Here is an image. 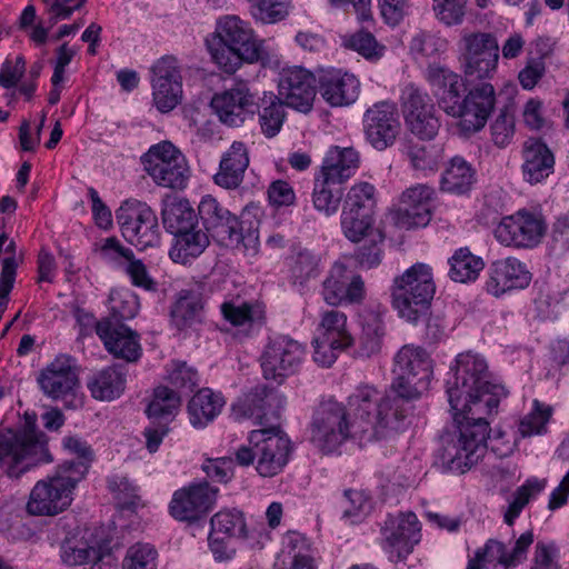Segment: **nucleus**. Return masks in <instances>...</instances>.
<instances>
[{"label": "nucleus", "mask_w": 569, "mask_h": 569, "mask_svg": "<svg viewBox=\"0 0 569 569\" xmlns=\"http://www.w3.org/2000/svg\"><path fill=\"white\" fill-rule=\"evenodd\" d=\"M447 381V395L459 437L443 449V459L450 468H471L485 453L489 422L483 417L497 410L505 387L492 383L483 358L471 352L460 353Z\"/></svg>", "instance_id": "f257e3e1"}, {"label": "nucleus", "mask_w": 569, "mask_h": 569, "mask_svg": "<svg viewBox=\"0 0 569 569\" xmlns=\"http://www.w3.org/2000/svg\"><path fill=\"white\" fill-rule=\"evenodd\" d=\"M214 34L219 41L208 42V50L213 62L226 73H234L243 62L279 67L278 56L264 46V40L256 37L250 23L238 16L219 18Z\"/></svg>", "instance_id": "f03ea898"}, {"label": "nucleus", "mask_w": 569, "mask_h": 569, "mask_svg": "<svg viewBox=\"0 0 569 569\" xmlns=\"http://www.w3.org/2000/svg\"><path fill=\"white\" fill-rule=\"evenodd\" d=\"M348 405L355 419L352 422L360 439L369 431L378 437H388L393 432L406 429L407 418L413 407L398 393H392V387L381 395L373 386H359L348 398Z\"/></svg>", "instance_id": "7ed1b4c3"}, {"label": "nucleus", "mask_w": 569, "mask_h": 569, "mask_svg": "<svg viewBox=\"0 0 569 569\" xmlns=\"http://www.w3.org/2000/svg\"><path fill=\"white\" fill-rule=\"evenodd\" d=\"M46 436L37 429V416L24 415L23 425L17 430L0 431V468L9 477L18 478L31 465L50 462Z\"/></svg>", "instance_id": "20e7f679"}, {"label": "nucleus", "mask_w": 569, "mask_h": 569, "mask_svg": "<svg viewBox=\"0 0 569 569\" xmlns=\"http://www.w3.org/2000/svg\"><path fill=\"white\" fill-rule=\"evenodd\" d=\"M436 292L432 269L426 263H415L393 279L392 307L401 319L417 323L428 315Z\"/></svg>", "instance_id": "39448f33"}, {"label": "nucleus", "mask_w": 569, "mask_h": 569, "mask_svg": "<svg viewBox=\"0 0 569 569\" xmlns=\"http://www.w3.org/2000/svg\"><path fill=\"white\" fill-rule=\"evenodd\" d=\"M392 372V393H398L411 405L429 387L432 377L431 359L421 347L405 345L395 356Z\"/></svg>", "instance_id": "423d86ee"}, {"label": "nucleus", "mask_w": 569, "mask_h": 569, "mask_svg": "<svg viewBox=\"0 0 569 569\" xmlns=\"http://www.w3.org/2000/svg\"><path fill=\"white\" fill-rule=\"evenodd\" d=\"M352 437L360 438V433H357L349 420L346 407L336 400L321 402L309 427L311 443L322 453H331Z\"/></svg>", "instance_id": "0eeeda50"}, {"label": "nucleus", "mask_w": 569, "mask_h": 569, "mask_svg": "<svg viewBox=\"0 0 569 569\" xmlns=\"http://www.w3.org/2000/svg\"><path fill=\"white\" fill-rule=\"evenodd\" d=\"M81 480L57 468L56 472L39 480L30 492L27 510L34 516H56L72 502V492Z\"/></svg>", "instance_id": "6e6552de"}, {"label": "nucleus", "mask_w": 569, "mask_h": 569, "mask_svg": "<svg viewBox=\"0 0 569 569\" xmlns=\"http://www.w3.org/2000/svg\"><path fill=\"white\" fill-rule=\"evenodd\" d=\"M546 232L547 222L543 214L522 208L501 218L493 234L496 240L505 247L532 249L542 241Z\"/></svg>", "instance_id": "1a4fd4ad"}, {"label": "nucleus", "mask_w": 569, "mask_h": 569, "mask_svg": "<svg viewBox=\"0 0 569 569\" xmlns=\"http://www.w3.org/2000/svg\"><path fill=\"white\" fill-rule=\"evenodd\" d=\"M461 64L469 82L491 79L498 67L499 44L490 32L465 33L461 39Z\"/></svg>", "instance_id": "9d476101"}, {"label": "nucleus", "mask_w": 569, "mask_h": 569, "mask_svg": "<svg viewBox=\"0 0 569 569\" xmlns=\"http://www.w3.org/2000/svg\"><path fill=\"white\" fill-rule=\"evenodd\" d=\"M146 172L161 187L183 189L189 168L183 154L169 141L152 146L141 158Z\"/></svg>", "instance_id": "9b49d317"}, {"label": "nucleus", "mask_w": 569, "mask_h": 569, "mask_svg": "<svg viewBox=\"0 0 569 569\" xmlns=\"http://www.w3.org/2000/svg\"><path fill=\"white\" fill-rule=\"evenodd\" d=\"M249 441L256 448V469L262 477H273L281 472L292 451L291 441L279 427L271 426L252 430Z\"/></svg>", "instance_id": "f8f14e48"}, {"label": "nucleus", "mask_w": 569, "mask_h": 569, "mask_svg": "<svg viewBox=\"0 0 569 569\" xmlns=\"http://www.w3.org/2000/svg\"><path fill=\"white\" fill-rule=\"evenodd\" d=\"M124 239L140 250L160 242V229L154 211L142 202L126 203L116 213Z\"/></svg>", "instance_id": "ddd939ff"}, {"label": "nucleus", "mask_w": 569, "mask_h": 569, "mask_svg": "<svg viewBox=\"0 0 569 569\" xmlns=\"http://www.w3.org/2000/svg\"><path fill=\"white\" fill-rule=\"evenodd\" d=\"M305 356V347L288 336L270 339L260 358L263 377L282 382L298 372Z\"/></svg>", "instance_id": "4468645a"}, {"label": "nucleus", "mask_w": 569, "mask_h": 569, "mask_svg": "<svg viewBox=\"0 0 569 569\" xmlns=\"http://www.w3.org/2000/svg\"><path fill=\"white\" fill-rule=\"evenodd\" d=\"M198 212L204 229L218 244L238 247L244 243L242 226L236 214L230 212L212 196H206L199 203Z\"/></svg>", "instance_id": "2eb2a0df"}, {"label": "nucleus", "mask_w": 569, "mask_h": 569, "mask_svg": "<svg viewBox=\"0 0 569 569\" xmlns=\"http://www.w3.org/2000/svg\"><path fill=\"white\" fill-rule=\"evenodd\" d=\"M218 489L207 482L192 483L177 490L169 505L170 515L186 522L207 516L216 503Z\"/></svg>", "instance_id": "dca6fc26"}, {"label": "nucleus", "mask_w": 569, "mask_h": 569, "mask_svg": "<svg viewBox=\"0 0 569 569\" xmlns=\"http://www.w3.org/2000/svg\"><path fill=\"white\" fill-rule=\"evenodd\" d=\"M425 78L439 108L455 118L461 111L460 103L466 92L463 78L440 63H430L425 71Z\"/></svg>", "instance_id": "f3484780"}, {"label": "nucleus", "mask_w": 569, "mask_h": 569, "mask_svg": "<svg viewBox=\"0 0 569 569\" xmlns=\"http://www.w3.org/2000/svg\"><path fill=\"white\" fill-rule=\"evenodd\" d=\"M316 77L302 67L282 69L278 80V98L300 112L311 110L316 98Z\"/></svg>", "instance_id": "a211bd4d"}, {"label": "nucleus", "mask_w": 569, "mask_h": 569, "mask_svg": "<svg viewBox=\"0 0 569 569\" xmlns=\"http://www.w3.org/2000/svg\"><path fill=\"white\" fill-rule=\"evenodd\" d=\"M367 140L377 150L392 146L400 133L401 123L393 103L381 101L369 108L363 116Z\"/></svg>", "instance_id": "6ab92c4d"}, {"label": "nucleus", "mask_w": 569, "mask_h": 569, "mask_svg": "<svg viewBox=\"0 0 569 569\" xmlns=\"http://www.w3.org/2000/svg\"><path fill=\"white\" fill-rule=\"evenodd\" d=\"M323 300L330 306L360 303L366 297L362 278L342 262H335L322 282Z\"/></svg>", "instance_id": "aec40b11"}, {"label": "nucleus", "mask_w": 569, "mask_h": 569, "mask_svg": "<svg viewBox=\"0 0 569 569\" xmlns=\"http://www.w3.org/2000/svg\"><path fill=\"white\" fill-rule=\"evenodd\" d=\"M496 106V92L490 82L472 86L463 96L461 111L455 118L461 119V128L467 132L481 130Z\"/></svg>", "instance_id": "412c9836"}, {"label": "nucleus", "mask_w": 569, "mask_h": 569, "mask_svg": "<svg viewBox=\"0 0 569 569\" xmlns=\"http://www.w3.org/2000/svg\"><path fill=\"white\" fill-rule=\"evenodd\" d=\"M254 106V96L242 81L216 93L211 99V107L219 120L230 127L242 124L247 116L253 113Z\"/></svg>", "instance_id": "4be33fe9"}, {"label": "nucleus", "mask_w": 569, "mask_h": 569, "mask_svg": "<svg viewBox=\"0 0 569 569\" xmlns=\"http://www.w3.org/2000/svg\"><path fill=\"white\" fill-rule=\"evenodd\" d=\"M420 523L413 512L389 517L382 527L385 548L391 558L403 560L412 552L420 539Z\"/></svg>", "instance_id": "5701e85b"}, {"label": "nucleus", "mask_w": 569, "mask_h": 569, "mask_svg": "<svg viewBox=\"0 0 569 569\" xmlns=\"http://www.w3.org/2000/svg\"><path fill=\"white\" fill-rule=\"evenodd\" d=\"M530 281L527 266L515 257H508L490 264L486 289L490 295L500 297L507 291L528 287Z\"/></svg>", "instance_id": "b1692460"}, {"label": "nucleus", "mask_w": 569, "mask_h": 569, "mask_svg": "<svg viewBox=\"0 0 569 569\" xmlns=\"http://www.w3.org/2000/svg\"><path fill=\"white\" fill-rule=\"evenodd\" d=\"M37 381L46 396L63 398L78 385L74 360L66 355L58 356L40 371Z\"/></svg>", "instance_id": "393cba45"}, {"label": "nucleus", "mask_w": 569, "mask_h": 569, "mask_svg": "<svg viewBox=\"0 0 569 569\" xmlns=\"http://www.w3.org/2000/svg\"><path fill=\"white\" fill-rule=\"evenodd\" d=\"M281 403L282 398L273 389L257 386L232 405V413L237 420L253 418L256 423L264 426L268 415L278 416Z\"/></svg>", "instance_id": "a878e982"}, {"label": "nucleus", "mask_w": 569, "mask_h": 569, "mask_svg": "<svg viewBox=\"0 0 569 569\" xmlns=\"http://www.w3.org/2000/svg\"><path fill=\"white\" fill-rule=\"evenodd\" d=\"M96 332L106 349L116 358L136 362L141 357L139 335L128 326H118L112 321H98Z\"/></svg>", "instance_id": "bb28decb"}, {"label": "nucleus", "mask_w": 569, "mask_h": 569, "mask_svg": "<svg viewBox=\"0 0 569 569\" xmlns=\"http://www.w3.org/2000/svg\"><path fill=\"white\" fill-rule=\"evenodd\" d=\"M432 192L427 184H417L406 189L397 210V223L406 229L427 226L430 221L429 201Z\"/></svg>", "instance_id": "cd10ccee"}, {"label": "nucleus", "mask_w": 569, "mask_h": 569, "mask_svg": "<svg viewBox=\"0 0 569 569\" xmlns=\"http://www.w3.org/2000/svg\"><path fill=\"white\" fill-rule=\"evenodd\" d=\"M249 162L246 144L234 141L221 157L219 170L213 176L214 183L228 190L237 189L243 181Z\"/></svg>", "instance_id": "c85d7f7f"}, {"label": "nucleus", "mask_w": 569, "mask_h": 569, "mask_svg": "<svg viewBox=\"0 0 569 569\" xmlns=\"http://www.w3.org/2000/svg\"><path fill=\"white\" fill-rule=\"evenodd\" d=\"M319 88L322 98L332 107L348 106L359 96L360 82L350 73L330 71L321 76Z\"/></svg>", "instance_id": "c756f323"}, {"label": "nucleus", "mask_w": 569, "mask_h": 569, "mask_svg": "<svg viewBox=\"0 0 569 569\" xmlns=\"http://www.w3.org/2000/svg\"><path fill=\"white\" fill-rule=\"evenodd\" d=\"M555 157L548 146L539 139H529L523 147V179L539 183L553 172Z\"/></svg>", "instance_id": "7c9ffc66"}, {"label": "nucleus", "mask_w": 569, "mask_h": 569, "mask_svg": "<svg viewBox=\"0 0 569 569\" xmlns=\"http://www.w3.org/2000/svg\"><path fill=\"white\" fill-rule=\"evenodd\" d=\"M361 332L358 337L355 357L368 359L380 353L386 335L385 323L378 312L360 315Z\"/></svg>", "instance_id": "2f4dec72"}, {"label": "nucleus", "mask_w": 569, "mask_h": 569, "mask_svg": "<svg viewBox=\"0 0 569 569\" xmlns=\"http://www.w3.org/2000/svg\"><path fill=\"white\" fill-rule=\"evenodd\" d=\"M126 367L113 365L94 373L88 381V388L94 399L110 401L122 395L126 388Z\"/></svg>", "instance_id": "473e14b6"}, {"label": "nucleus", "mask_w": 569, "mask_h": 569, "mask_svg": "<svg viewBox=\"0 0 569 569\" xmlns=\"http://www.w3.org/2000/svg\"><path fill=\"white\" fill-rule=\"evenodd\" d=\"M359 167V153L353 148L333 147L327 153L320 173L345 183Z\"/></svg>", "instance_id": "72a5a7b5"}, {"label": "nucleus", "mask_w": 569, "mask_h": 569, "mask_svg": "<svg viewBox=\"0 0 569 569\" xmlns=\"http://www.w3.org/2000/svg\"><path fill=\"white\" fill-rule=\"evenodd\" d=\"M224 405L223 398L209 388L200 389L188 403L190 423L194 428H203L220 413Z\"/></svg>", "instance_id": "f704fd0d"}, {"label": "nucleus", "mask_w": 569, "mask_h": 569, "mask_svg": "<svg viewBox=\"0 0 569 569\" xmlns=\"http://www.w3.org/2000/svg\"><path fill=\"white\" fill-rule=\"evenodd\" d=\"M343 184L319 173L315 179L312 203L316 210L329 217L335 214L343 197Z\"/></svg>", "instance_id": "c9c22d12"}, {"label": "nucleus", "mask_w": 569, "mask_h": 569, "mask_svg": "<svg viewBox=\"0 0 569 569\" xmlns=\"http://www.w3.org/2000/svg\"><path fill=\"white\" fill-rule=\"evenodd\" d=\"M209 234L198 226L174 236L169 256L176 262L187 263L190 258L200 256L209 244Z\"/></svg>", "instance_id": "e433bc0d"}, {"label": "nucleus", "mask_w": 569, "mask_h": 569, "mask_svg": "<svg viewBox=\"0 0 569 569\" xmlns=\"http://www.w3.org/2000/svg\"><path fill=\"white\" fill-rule=\"evenodd\" d=\"M181 407V395L166 386H159L153 390V396L147 407V416L150 420L166 421L170 423Z\"/></svg>", "instance_id": "4c0bfd02"}, {"label": "nucleus", "mask_w": 569, "mask_h": 569, "mask_svg": "<svg viewBox=\"0 0 569 569\" xmlns=\"http://www.w3.org/2000/svg\"><path fill=\"white\" fill-rule=\"evenodd\" d=\"M63 448L74 456V459L66 460L58 467L66 469V472L74 477V479L82 480L94 459L92 448L78 437H66L63 439Z\"/></svg>", "instance_id": "58836bf2"}, {"label": "nucleus", "mask_w": 569, "mask_h": 569, "mask_svg": "<svg viewBox=\"0 0 569 569\" xmlns=\"http://www.w3.org/2000/svg\"><path fill=\"white\" fill-rule=\"evenodd\" d=\"M475 182V171L462 157H453L442 173V191L461 194L470 190Z\"/></svg>", "instance_id": "ea45409f"}, {"label": "nucleus", "mask_w": 569, "mask_h": 569, "mask_svg": "<svg viewBox=\"0 0 569 569\" xmlns=\"http://www.w3.org/2000/svg\"><path fill=\"white\" fill-rule=\"evenodd\" d=\"M164 228L177 236L197 226V214L187 200H169L162 209Z\"/></svg>", "instance_id": "a19ab883"}, {"label": "nucleus", "mask_w": 569, "mask_h": 569, "mask_svg": "<svg viewBox=\"0 0 569 569\" xmlns=\"http://www.w3.org/2000/svg\"><path fill=\"white\" fill-rule=\"evenodd\" d=\"M449 264L450 279L461 283L475 281L485 268L482 258L473 254L468 248L458 249L449 259Z\"/></svg>", "instance_id": "79ce46f5"}, {"label": "nucleus", "mask_w": 569, "mask_h": 569, "mask_svg": "<svg viewBox=\"0 0 569 569\" xmlns=\"http://www.w3.org/2000/svg\"><path fill=\"white\" fill-rule=\"evenodd\" d=\"M317 337L327 338L345 346L353 343V338L347 328V316L339 310H328L321 315Z\"/></svg>", "instance_id": "37998d69"}, {"label": "nucleus", "mask_w": 569, "mask_h": 569, "mask_svg": "<svg viewBox=\"0 0 569 569\" xmlns=\"http://www.w3.org/2000/svg\"><path fill=\"white\" fill-rule=\"evenodd\" d=\"M373 216L361 213L359 211L342 209L341 229L347 239L352 242H359L365 238H369L371 232L377 229L372 228Z\"/></svg>", "instance_id": "c03bdc74"}, {"label": "nucleus", "mask_w": 569, "mask_h": 569, "mask_svg": "<svg viewBox=\"0 0 569 569\" xmlns=\"http://www.w3.org/2000/svg\"><path fill=\"white\" fill-rule=\"evenodd\" d=\"M283 106L284 103L277 96L271 94L268 100L263 99L259 123L266 137L272 138L281 130L286 117Z\"/></svg>", "instance_id": "a18cd8bd"}, {"label": "nucleus", "mask_w": 569, "mask_h": 569, "mask_svg": "<svg viewBox=\"0 0 569 569\" xmlns=\"http://www.w3.org/2000/svg\"><path fill=\"white\" fill-rule=\"evenodd\" d=\"M210 525L216 533H227L243 539L248 536L244 515L238 509H224L217 512L211 518Z\"/></svg>", "instance_id": "49530a36"}, {"label": "nucleus", "mask_w": 569, "mask_h": 569, "mask_svg": "<svg viewBox=\"0 0 569 569\" xmlns=\"http://www.w3.org/2000/svg\"><path fill=\"white\" fill-rule=\"evenodd\" d=\"M290 272L293 281L303 286L319 274V258L308 249H298L290 258Z\"/></svg>", "instance_id": "de8ad7c7"}, {"label": "nucleus", "mask_w": 569, "mask_h": 569, "mask_svg": "<svg viewBox=\"0 0 569 569\" xmlns=\"http://www.w3.org/2000/svg\"><path fill=\"white\" fill-rule=\"evenodd\" d=\"M376 202L375 186L369 182H358L353 184L346 194L342 209L373 216Z\"/></svg>", "instance_id": "09e8293b"}, {"label": "nucleus", "mask_w": 569, "mask_h": 569, "mask_svg": "<svg viewBox=\"0 0 569 569\" xmlns=\"http://www.w3.org/2000/svg\"><path fill=\"white\" fill-rule=\"evenodd\" d=\"M202 309L201 300L198 296L186 293L180 296L171 310L172 323L182 330L192 325Z\"/></svg>", "instance_id": "8fccbe9b"}, {"label": "nucleus", "mask_w": 569, "mask_h": 569, "mask_svg": "<svg viewBox=\"0 0 569 569\" xmlns=\"http://www.w3.org/2000/svg\"><path fill=\"white\" fill-rule=\"evenodd\" d=\"M546 485L547 481L545 479H529L518 488L515 499L510 502L507 511L505 512L506 523L511 526L529 500L542 491Z\"/></svg>", "instance_id": "3c124183"}, {"label": "nucleus", "mask_w": 569, "mask_h": 569, "mask_svg": "<svg viewBox=\"0 0 569 569\" xmlns=\"http://www.w3.org/2000/svg\"><path fill=\"white\" fill-rule=\"evenodd\" d=\"M250 12L257 21L276 23L288 14V4L284 0H249Z\"/></svg>", "instance_id": "603ef678"}, {"label": "nucleus", "mask_w": 569, "mask_h": 569, "mask_svg": "<svg viewBox=\"0 0 569 569\" xmlns=\"http://www.w3.org/2000/svg\"><path fill=\"white\" fill-rule=\"evenodd\" d=\"M405 119L410 131L422 140L435 138L440 128V122L435 114V109L405 116Z\"/></svg>", "instance_id": "864d4df0"}, {"label": "nucleus", "mask_w": 569, "mask_h": 569, "mask_svg": "<svg viewBox=\"0 0 569 569\" xmlns=\"http://www.w3.org/2000/svg\"><path fill=\"white\" fill-rule=\"evenodd\" d=\"M407 156L416 170L433 171L439 162V150L423 142L410 141Z\"/></svg>", "instance_id": "5fc2aeb1"}, {"label": "nucleus", "mask_w": 569, "mask_h": 569, "mask_svg": "<svg viewBox=\"0 0 569 569\" xmlns=\"http://www.w3.org/2000/svg\"><path fill=\"white\" fill-rule=\"evenodd\" d=\"M153 102L160 112H169L174 109L182 98V83L152 81Z\"/></svg>", "instance_id": "6e6d98bb"}, {"label": "nucleus", "mask_w": 569, "mask_h": 569, "mask_svg": "<svg viewBox=\"0 0 569 569\" xmlns=\"http://www.w3.org/2000/svg\"><path fill=\"white\" fill-rule=\"evenodd\" d=\"M401 108L405 116L419 111L433 110V102L429 94L415 83H408L401 91Z\"/></svg>", "instance_id": "4d7b16f0"}, {"label": "nucleus", "mask_w": 569, "mask_h": 569, "mask_svg": "<svg viewBox=\"0 0 569 569\" xmlns=\"http://www.w3.org/2000/svg\"><path fill=\"white\" fill-rule=\"evenodd\" d=\"M223 318L233 326H244L262 318V311L259 306L243 302L234 305L233 302H223L221 305Z\"/></svg>", "instance_id": "13d9d810"}, {"label": "nucleus", "mask_w": 569, "mask_h": 569, "mask_svg": "<svg viewBox=\"0 0 569 569\" xmlns=\"http://www.w3.org/2000/svg\"><path fill=\"white\" fill-rule=\"evenodd\" d=\"M509 553L506 546L497 540H489L482 549L477 550L475 558L470 559L467 569H482L483 562L497 561L506 567L513 566L509 563Z\"/></svg>", "instance_id": "bf43d9fd"}, {"label": "nucleus", "mask_w": 569, "mask_h": 569, "mask_svg": "<svg viewBox=\"0 0 569 569\" xmlns=\"http://www.w3.org/2000/svg\"><path fill=\"white\" fill-rule=\"evenodd\" d=\"M467 0H433L437 19L451 27L462 23L466 14Z\"/></svg>", "instance_id": "052dcab7"}, {"label": "nucleus", "mask_w": 569, "mask_h": 569, "mask_svg": "<svg viewBox=\"0 0 569 569\" xmlns=\"http://www.w3.org/2000/svg\"><path fill=\"white\" fill-rule=\"evenodd\" d=\"M157 551L148 543L130 547L123 560V569H156Z\"/></svg>", "instance_id": "680f3d73"}, {"label": "nucleus", "mask_w": 569, "mask_h": 569, "mask_svg": "<svg viewBox=\"0 0 569 569\" xmlns=\"http://www.w3.org/2000/svg\"><path fill=\"white\" fill-rule=\"evenodd\" d=\"M490 129L491 139L497 147L505 148L511 142L515 136V118L508 107L500 110Z\"/></svg>", "instance_id": "e2e57ef3"}, {"label": "nucleus", "mask_w": 569, "mask_h": 569, "mask_svg": "<svg viewBox=\"0 0 569 569\" xmlns=\"http://www.w3.org/2000/svg\"><path fill=\"white\" fill-rule=\"evenodd\" d=\"M446 40L426 31L417 32L410 40V52L420 57H433L446 49Z\"/></svg>", "instance_id": "0e129e2a"}, {"label": "nucleus", "mask_w": 569, "mask_h": 569, "mask_svg": "<svg viewBox=\"0 0 569 569\" xmlns=\"http://www.w3.org/2000/svg\"><path fill=\"white\" fill-rule=\"evenodd\" d=\"M98 549L87 542L66 540L61 546L62 561L69 566H81L91 562Z\"/></svg>", "instance_id": "69168bd1"}, {"label": "nucleus", "mask_w": 569, "mask_h": 569, "mask_svg": "<svg viewBox=\"0 0 569 569\" xmlns=\"http://www.w3.org/2000/svg\"><path fill=\"white\" fill-rule=\"evenodd\" d=\"M168 378L171 386L174 387L177 389L176 391L179 393L192 392L199 382L198 371L186 362L174 363Z\"/></svg>", "instance_id": "338daca9"}, {"label": "nucleus", "mask_w": 569, "mask_h": 569, "mask_svg": "<svg viewBox=\"0 0 569 569\" xmlns=\"http://www.w3.org/2000/svg\"><path fill=\"white\" fill-rule=\"evenodd\" d=\"M551 416L550 407H546L538 401H535V409L527 415L519 425V432L523 437L540 433Z\"/></svg>", "instance_id": "774afa93"}]
</instances>
